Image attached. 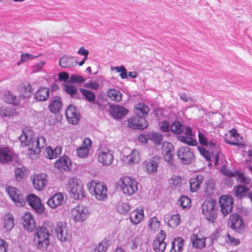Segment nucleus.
<instances>
[{
	"label": "nucleus",
	"instance_id": "1",
	"mask_svg": "<svg viewBox=\"0 0 252 252\" xmlns=\"http://www.w3.org/2000/svg\"><path fill=\"white\" fill-rule=\"evenodd\" d=\"M19 139L23 146L28 147V154L30 155H38L46 145L45 138L43 136L35 137L34 133L29 127L22 129Z\"/></svg>",
	"mask_w": 252,
	"mask_h": 252
},
{
	"label": "nucleus",
	"instance_id": "2",
	"mask_svg": "<svg viewBox=\"0 0 252 252\" xmlns=\"http://www.w3.org/2000/svg\"><path fill=\"white\" fill-rule=\"evenodd\" d=\"M87 188L97 200L104 201L107 199V189L103 183L92 180L87 184Z\"/></svg>",
	"mask_w": 252,
	"mask_h": 252
},
{
	"label": "nucleus",
	"instance_id": "3",
	"mask_svg": "<svg viewBox=\"0 0 252 252\" xmlns=\"http://www.w3.org/2000/svg\"><path fill=\"white\" fill-rule=\"evenodd\" d=\"M120 190L126 196L133 195L138 189V183L134 179L128 176L121 178L117 183Z\"/></svg>",
	"mask_w": 252,
	"mask_h": 252
},
{
	"label": "nucleus",
	"instance_id": "4",
	"mask_svg": "<svg viewBox=\"0 0 252 252\" xmlns=\"http://www.w3.org/2000/svg\"><path fill=\"white\" fill-rule=\"evenodd\" d=\"M67 191L74 199H80L84 196L85 190L83 183L76 177L68 179L66 184Z\"/></svg>",
	"mask_w": 252,
	"mask_h": 252
},
{
	"label": "nucleus",
	"instance_id": "5",
	"mask_svg": "<svg viewBox=\"0 0 252 252\" xmlns=\"http://www.w3.org/2000/svg\"><path fill=\"white\" fill-rule=\"evenodd\" d=\"M91 214L89 208L83 204H78L70 210V218L75 223L85 221Z\"/></svg>",
	"mask_w": 252,
	"mask_h": 252
},
{
	"label": "nucleus",
	"instance_id": "6",
	"mask_svg": "<svg viewBox=\"0 0 252 252\" xmlns=\"http://www.w3.org/2000/svg\"><path fill=\"white\" fill-rule=\"evenodd\" d=\"M49 233L44 227L38 226L34 234L33 242L37 248L41 250H45L49 245Z\"/></svg>",
	"mask_w": 252,
	"mask_h": 252
},
{
	"label": "nucleus",
	"instance_id": "7",
	"mask_svg": "<svg viewBox=\"0 0 252 252\" xmlns=\"http://www.w3.org/2000/svg\"><path fill=\"white\" fill-rule=\"evenodd\" d=\"M217 202L213 199L206 200L202 206V212L205 218L212 222L217 218Z\"/></svg>",
	"mask_w": 252,
	"mask_h": 252
},
{
	"label": "nucleus",
	"instance_id": "8",
	"mask_svg": "<svg viewBox=\"0 0 252 252\" xmlns=\"http://www.w3.org/2000/svg\"><path fill=\"white\" fill-rule=\"evenodd\" d=\"M55 232L57 238L62 242L69 241L71 233L65 222L60 221L56 223Z\"/></svg>",
	"mask_w": 252,
	"mask_h": 252
},
{
	"label": "nucleus",
	"instance_id": "9",
	"mask_svg": "<svg viewBox=\"0 0 252 252\" xmlns=\"http://www.w3.org/2000/svg\"><path fill=\"white\" fill-rule=\"evenodd\" d=\"M178 159L184 164H189L192 162L194 156L192 150L188 146L181 147L177 152Z\"/></svg>",
	"mask_w": 252,
	"mask_h": 252
},
{
	"label": "nucleus",
	"instance_id": "10",
	"mask_svg": "<svg viewBox=\"0 0 252 252\" xmlns=\"http://www.w3.org/2000/svg\"><path fill=\"white\" fill-rule=\"evenodd\" d=\"M98 161L104 166H109L114 160L113 152L107 148L101 147L97 153Z\"/></svg>",
	"mask_w": 252,
	"mask_h": 252
},
{
	"label": "nucleus",
	"instance_id": "11",
	"mask_svg": "<svg viewBox=\"0 0 252 252\" xmlns=\"http://www.w3.org/2000/svg\"><path fill=\"white\" fill-rule=\"evenodd\" d=\"M6 190L16 206L22 207L25 205L26 200L20 190L13 187H7L6 188Z\"/></svg>",
	"mask_w": 252,
	"mask_h": 252
},
{
	"label": "nucleus",
	"instance_id": "12",
	"mask_svg": "<svg viewBox=\"0 0 252 252\" xmlns=\"http://www.w3.org/2000/svg\"><path fill=\"white\" fill-rule=\"evenodd\" d=\"M166 234L163 230L158 233L153 241V248L155 252H163L166 247V243L164 240Z\"/></svg>",
	"mask_w": 252,
	"mask_h": 252
},
{
	"label": "nucleus",
	"instance_id": "13",
	"mask_svg": "<svg viewBox=\"0 0 252 252\" xmlns=\"http://www.w3.org/2000/svg\"><path fill=\"white\" fill-rule=\"evenodd\" d=\"M229 223L231 228L236 232L240 233L244 230L245 225L243 220L238 214L235 213L230 216Z\"/></svg>",
	"mask_w": 252,
	"mask_h": 252
},
{
	"label": "nucleus",
	"instance_id": "14",
	"mask_svg": "<svg viewBox=\"0 0 252 252\" xmlns=\"http://www.w3.org/2000/svg\"><path fill=\"white\" fill-rule=\"evenodd\" d=\"M221 213L224 216L231 212L233 208V199L229 195H222L219 200Z\"/></svg>",
	"mask_w": 252,
	"mask_h": 252
},
{
	"label": "nucleus",
	"instance_id": "15",
	"mask_svg": "<svg viewBox=\"0 0 252 252\" xmlns=\"http://www.w3.org/2000/svg\"><path fill=\"white\" fill-rule=\"evenodd\" d=\"M27 201L36 213L42 214L44 212V207L37 196L33 194H30L27 196Z\"/></svg>",
	"mask_w": 252,
	"mask_h": 252
},
{
	"label": "nucleus",
	"instance_id": "16",
	"mask_svg": "<svg viewBox=\"0 0 252 252\" xmlns=\"http://www.w3.org/2000/svg\"><path fill=\"white\" fill-rule=\"evenodd\" d=\"M159 160L160 158L159 157L155 156L152 159L145 161L143 164L146 172L151 175L156 174L158 171Z\"/></svg>",
	"mask_w": 252,
	"mask_h": 252
},
{
	"label": "nucleus",
	"instance_id": "17",
	"mask_svg": "<svg viewBox=\"0 0 252 252\" xmlns=\"http://www.w3.org/2000/svg\"><path fill=\"white\" fill-rule=\"evenodd\" d=\"M128 125L133 129H143L148 127V123L144 118L137 116L129 119Z\"/></svg>",
	"mask_w": 252,
	"mask_h": 252
},
{
	"label": "nucleus",
	"instance_id": "18",
	"mask_svg": "<svg viewBox=\"0 0 252 252\" xmlns=\"http://www.w3.org/2000/svg\"><path fill=\"white\" fill-rule=\"evenodd\" d=\"M47 175L45 173L35 174L32 177L34 189L38 190L43 189L47 184Z\"/></svg>",
	"mask_w": 252,
	"mask_h": 252
},
{
	"label": "nucleus",
	"instance_id": "19",
	"mask_svg": "<svg viewBox=\"0 0 252 252\" xmlns=\"http://www.w3.org/2000/svg\"><path fill=\"white\" fill-rule=\"evenodd\" d=\"M65 202L64 195L61 192L54 194L50 197L48 201V205L52 209H56L58 207L63 205Z\"/></svg>",
	"mask_w": 252,
	"mask_h": 252
},
{
	"label": "nucleus",
	"instance_id": "20",
	"mask_svg": "<svg viewBox=\"0 0 252 252\" xmlns=\"http://www.w3.org/2000/svg\"><path fill=\"white\" fill-rule=\"evenodd\" d=\"M65 115L68 122L72 125L77 124L80 119L79 112L72 105L67 107L65 111Z\"/></svg>",
	"mask_w": 252,
	"mask_h": 252
},
{
	"label": "nucleus",
	"instance_id": "21",
	"mask_svg": "<svg viewBox=\"0 0 252 252\" xmlns=\"http://www.w3.org/2000/svg\"><path fill=\"white\" fill-rule=\"evenodd\" d=\"M91 147L92 141L89 138H85L81 146L76 149V155L80 158H87Z\"/></svg>",
	"mask_w": 252,
	"mask_h": 252
},
{
	"label": "nucleus",
	"instance_id": "22",
	"mask_svg": "<svg viewBox=\"0 0 252 252\" xmlns=\"http://www.w3.org/2000/svg\"><path fill=\"white\" fill-rule=\"evenodd\" d=\"M22 225L29 232L32 231L36 227L33 217L30 213H26L22 217Z\"/></svg>",
	"mask_w": 252,
	"mask_h": 252
},
{
	"label": "nucleus",
	"instance_id": "23",
	"mask_svg": "<svg viewBox=\"0 0 252 252\" xmlns=\"http://www.w3.org/2000/svg\"><path fill=\"white\" fill-rule=\"evenodd\" d=\"M71 161L67 156H63L55 163V167L63 171H69L71 169Z\"/></svg>",
	"mask_w": 252,
	"mask_h": 252
},
{
	"label": "nucleus",
	"instance_id": "24",
	"mask_svg": "<svg viewBox=\"0 0 252 252\" xmlns=\"http://www.w3.org/2000/svg\"><path fill=\"white\" fill-rule=\"evenodd\" d=\"M190 239L192 246L194 248L201 249L205 246L206 238L201 233L193 234Z\"/></svg>",
	"mask_w": 252,
	"mask_h": 252
},
{
	"label": "nucleus",
	"instance_id": "25",
	"mask_svg": "<svg viewBox=\"0 0 252 252\" xmlns=\"http://www.w3.org/2000/svg\"><path fill=\"white\" fill-rule=\"evenodd\" d=\"M110 108L111 115L117 119L124 117L128 112L127 109L118 105H111Z\"/></svg>",
	"mask_w": 252,
	"mask_h": 252
},
{
	"label": "nucleus",
	"instance_id": "26",
	"mask_svg": "<svg viewBox=\"0 0 252 252\" xmlns=\"http://www.w3.org/2000/svg\"><path fill=\"white\" fill-rule=\"evenodd\" d=\"M203 180L204 177L201 175H196L191 178L189 180L190 191L196 192L198 190Z\"/></svg>",
	"mask_w": 252,
	"mask_h": 252
},
{
	"label": "nucleus",
	"instance_id": "27",
	"mask_svg": "<svg viewBox=\"0 0 252 252\" xmlns=\"http://www.w3.org/2000/svg\"><path fill=\"white\" fill-rule=\"evenodd\" d=\"M20 97L28 98L30 97L33 92V89L29 83H22L18 87Z\"/></svg>",
	"mask_w": 252,
	"mask_h": 252
},
{
	"label": "nucleus",
	"instance_id": "28",
	"mask_svg": "<svg viewBox=\"0 0 252 252\" xmlns=\"http://www.w3.org/2000/svg\"><path fill=\"white\" fill-rule=\"evenodd\" d=\"M144 218V210L142 209L133 210L130 215L129 219L134 225L140 223Z\"/></svg>",
	"mask_w": 252,
	"mask_h": 252
},
{
	"label": "nucleus",
	"instance_id": "29",
	"mask_svg": "<svg viewBox=\"0 0 252 252\" xmlns=\"http://www.w3.org/2000/svg\"><path fill=\"white\" fill-rule=\"evenodd\" d=\"M140 153L136 150L132 151L129 155L124 156L123 157L124 162L129 164L137 163L140 161Z\"/></svg>",
	"mask_w": 252,
	"mask_h": 252
},
{
	"label": "nucleus",
	"instance_id": "30",
	"mask_svg": "<svg viewBox=\"0 0 252 252\" xmlns=\"http://www.w3.org/2000/svg\"><path fill=\"white\" fill-rule=\"evenodd\" d=\"M49 93V88L40 87L34 94V98L39 101H45L48 99Z\"/></svg>",
	"mask_w": 252,
	"mask_h": 252
},
{
	"label": "nucleus",
	"instance_id": "31",
	"mask_svg": "<svg viewBox=\"0 0 252 252\" xmlns=\"http://www.w3.org/2000/svg\"><path fill=\"white\" fill-rule=\"evenodd\" d=\"M3 99L6 103L15 106L19 105L20 102V96H17L10 91H7L4 94Z\"/></svg>",
	"mask_w": 252,
	"mask_h": 252
},
{
	"label": "nucleus",
	"instance_id": "32",
	"mask_svg": "<svg viewBox=\"0 0 252 252\" xmlns=\"http://www.w3.org/2000/svg\"><path fill=\"white\" fill-rule=\"evenodd\" d=\"M62 107V102L61 97L58 96L53 97L51 100L49 109L53 113L58 112Z\"/></svg>",
	"mask_w": 252,
	"mask_h": 252
},
{
	"label": "nucleus",
	"instance_id": "33",
	"mask_svg": "<svg viewBox=\"0 0 252 252\" xmlns=\"http://www.w3.org/2000/svg\"><path fill=\"white\" fill-rule=\"evenodd\" d=\"M62 150V147L61 146H58L54 149L49 146L46 148L44 155L49 159L55 158L61 155Z\"/></svg>",
	"mask_w": 252,
	"mask_h": 252
},
{
	"label": "nucleus",
	"instance_id": "34",
	"mask_svg": "<svg viewBox=\"0 0 252 252\" xmlns=\"http://www.w3.org/2000/svg\"><path fill=\"white\" fill-rule=\"evenodd\" d=\"M184 246V240L181 237H176L171 243L170 252H182Z\"/></svg>",
	"mask_w": 252,
	"mask_h": 252
},
{
	"label": "nucleus",
	"instance_id": "35",
	"mask_svg": "<svg viewBox=\"0 0 252 252\" xmlns=\"http://www.w3.org/2000/svg\"><path fill=\"white\" fill-rule=\"evenodd\" d=\"M149 111V108L145 103H139L135 106L134 112L137 116L144 118Z\"/></svg>",
	"mask_w": 252,
	"mask_h": 252
},
{
	"label": "nucleus",
	"instance_id": "36",
	"mask_svg": "<svg viewBox=\"0 0 252 252\" xmlns=\"http://www.w3.org/2000/svg\"><path fill=\"white\" fill-rule=\"evenodd\" d=\"M76 61L72 57L63 56L60 59L59 65L62 67L69 68L76 65Z\"/></svg>",
	"mask_w": 252,
	"mask_h": 252
},
{
	"label": "nucleus",
	"instance_id": "37",
	"mask_svg": "<svg viewBox=\"0 0 252 252\" xmlns=\"http://www.w3.org/2000/svg\"><path fill=\"white\" fill-rule=\"evenodd\" d=\"M12 152L7 148L0 149V162L6 163L12 160Z\"/></svg>",
	"mask_w": 252,
	"mask_h": 252
},
{
	"label": "nucleus",
	"instance_id": "38",
	"mask_svg": "<svg viewBox=\"0 0 252 252\" xmlns=\"http://www.w3.org/2000/svg\"><path fill=\"white\" fill-rule=\"evenodd\" d=\"M107 96L113 101L120 102L122 100V93L118 90L110 89L107 91Z\"/></svg>",
	"mask_w": 252,
	"mask_h": 252
},
{
	"label": "nucleus",
	"instance_id": "39",
	"mask_svg": "<svg viewBox=\"0 0 252 252\" xmlns=\"http://www.w3.org/2000/svg\"><path fill=\"white\" fill-rule=\"evenodd\" d=\"M14 220L12 215L7 213L3 216V225L7 230H10L14 225Z\"/></svg>",
	"mask_w": 252,
	"mask_h": 252
},
{
	"label": "nucleus",
	"instance_id": "40",
	"mask_svg": "<svg viewBox=\"0 0 252 252\" xmlns=\"http://www.w3.org/2000/svg\"><path fill=\"white\" fill-rule=\"evenodd\" d=\"M169 226L172 228H176L180 222V215L179 214L171 215L167 218Z\"/></svg>",
	"mask_w": 252,
	"mask_h": 252
},
{
	"label": "nucleus",
	"instance_id": "41",
	"mask_svg": "<svg viewBox=\"0 0 252 252\" xmlns=\"http://www.w3.org/2000/svg\"><path fill=\"white\" fill-rule=\"evenodd\" d=\"M116 210L119 213L125 215L130 211V206L127 202L120 201L117 203Z\"/></svg>",
	"mask_w": 252,
	"mask_h": 252
},
{
	"label": "nucleus",
	"instance_id": "42",
	"mask_svg": "<svg viewBox=\"0 0 252 252\" xmlns=\"http://www.w3.org/2000/svg\"><path fill=\"white\" fill-rule=\"evenodd\" d=\"M64 90L71 97L78 98V90L74 85L66 84L64 85Z\"/></svg>",
	"mask_w": 252,
	"mask_h": 252
},
{
	"label": "nucleus",
	"instance_id": "43",
	"mask_svg": "<svg viewBox=\"0 0 252 252\" xmlns=\"http://www.w3.org/2000/svg\"><path fill=\"white\" fill-rule=\"evenodd\" d=\"M216 190V186L214 181L208 180L205 184L204 192L208 195L213 194Z\"/></svg>",
	"mask_w": 252,
	"mask_h": 252
},
{
	"label": "nucleus",
	"instance_id": "44",
	"mask_svg": "<svg viewBox=\"0 0 252 252\" xmlns=\"http://www.w3.org/2000/svg\"><path fill=\"white\" fill-rule=\"evenodd\" d=\"M234 191L235 192L236 196L242 198L247 195L249 191V188L244 186L238 185L234 188Z\"/></svg>",
	"mask_w": 252,
	"mask_h": 252
},
{
	"label": "nucleus",
	"instance_id": "45",
	"mask_svg": "<svg viewBox=\"0 0 252 252\" xmlns=\"http://www.w3.org/2000/svg\"><path fill=\"white\" fill-rule=\"evenodd\" d=\"M210 148H214L216 149L217 150V153L216 155L215 156V161H214V164L215 165H217L219 162V159L221 158H223L224 156L223 155L220 153L219 151V146L216 144V143L213 141H208V146Z\"/></svg>",
	"mask_w": 252,
	"mask_h": 252
},
{
	"label": "nucleus",
	"instance_id": "46",
	"mask_svg": "<svg viewBox=\"0 0 252 252\" xmlns=\"http://www.w3.org/2000/svg\"><path fill=\"white\" fill-rule=\"evenodd\" d=\"M80 92L88 101L91 103H93L95 101L96 98L95 95L92 91L85 89H82L80 90Z\"/></svg>",
	"mask_w": 252,
	"mask_h": 252
},
{
	"label": "nucleus",
	"instance_id": "47",
	"mask_svg": "<svg viewBox=\"0 0 252 252\" xmlns=\"http://www.w3.org/2000/svg\"><path fill=\"white\" fill-rule=\"evenodd\" d=\"M40 56V55L39 56H34L29 53H23L21 55L20 61L17 62V65L20 66L22 63H25L29 60H33Z\"/></svg>",
	"mask_w": 252,
	"mask_h": 252
},
{
	"label": "nucleus",
	"instance_id": "48",
	"mask_svg": "<svg viewBox=\"0 0 252 252\" xmlns=\"http://www.w3.org/2000/svg\"><path fill=\"white\" fill-rule=\"evenodd\" d=\"M233 177H235L238 181L246 185H248L250 183L251 179L246 177L243 173L235 171Z\"/></svg>",
	"mask_w": 252,
	"mask_h": 252
},
{
	"label": "nucleus",
	"instance_id": "49",
	"mask_svg": "<svg viewBox=\"0 0 252 252\" xmlns=\"http://www.w3.org/2000/svg\"><path fill=\"white\" fill-rule=\"evenodd\" d=\"M160 227V221L156 217L151 218L149 220V227L153 231L158 230Z\"/></svg>",
	"mask_w": 252,
	"mask_h": 252
},
{
	"label": "nucleus",
	"instance_id": "50",
	"mask_svg": "<svg viewBox=\"0 0 252 252\" xmlns=\"http://www.w3.org/2000/svg\"><path fill=\"white\" fill-rule=\"evenodd\" d=\"M110 69L112 71H115L116 72H121L120 76L121 78L126 79L127 78V70L124 66H111Z\"/></svg>",
	"mask_w": 252,
	"mask_h": 252
},
{
	"label": "nucleus",
	"instance_id": "51",
	"mask_svg": "<svg viewBox=\"0 0 252 252\" xmlns=\"http://www.w3.org/2000/svg\"><path fill=\"white\" fill-rule=\"evenodd\" d=\"M109 245L108 241L104 239L96 246L94 251L97 252H105L106 251Z\"/></svg>",
	"mask_w": 252,
	"mask_h": 252
},
{
	"label": "nucleus",
	"instance_id": "52",
	"mask_svg": "<svg viewBox=\"0 0 252 252\" xmlns=\"http://www.w3.org/2000/svg\"><path fill=\"white\" fill-rule=\"evenodd\" d=\"M149 140L153 141L157 144H160L162 141V135L158 133L149 132L148 133Z\"/></svg>",
	"mask_w": 252,
	"mask_h": 252
},
{
	"label": "nucleus",
	"instance_id": "53",
	"mask_svg": "<svg viewBox=\"0 0 252 252\" xmlns=\"http://www.w3.org/2000/svg\"><path fill=\"white\" fill-rule=\"evenodd\" d=\"M170 130L174 133L179 134L183 131V126L178 121L174 122L170 126Z\"/></svg>",
	"mask_w": 252,
	"mask_h": 252
},
{
	"label": "nucleus",
	"instance_id": "54",
	"mask_svg": "<svg viewBox=\"0 0 252 252\" xmlns=\"http://www.w3.org/2000/svg\"><path fill=\"white\" fill-rule=\"evenodd\" d=\"M178 203L183 208H189L191 205L190 198L186 196H182L178 201Z\"/></svg>",
	"mask_w": 252,
	"mask_h": 252
},
{
	"label": "nucleus",
	"instance_id": "55",
	"mask_svg": "<svg viewBox=\"0 0 252 252\" xmlns=\"http://www.w3.org/2000/svg\"><path fill=\"white\" fill-rule=\"evenodd\" d=\"M179 140L181 142L188 144L189 145L195 146L197 144V141L191 137V136H182L179 137Z\"/></svg>",
	"mask_w": 252,
	"mask_h": 252
},
{
	"label": "nucleus",
	"instance_id": "56",
	"mask_svg": "<svg viewBox=\"0 0 252 252\" xmlns=\"http://www.w3.org/2000/svg\"><path fill=\"white\" fill-rule=\"evenodd\" d=\"M162 154L173 152L172 144L169 142L164 141L162 143Z\"/></svg>",
	"mask_w": 252,
	"mask_h": 252
},
{
	"label": "nucleus",
	"instance_id": "57",
	"mask_svg": "<svg viewBox=\"0 0 252 252\" xmlns=\"http://www.w3.org/2000/svg\"><path fill=\"white\" fill-rule=\"evenodd\" d=\"M174 152L164 154L163 155V158L164 160L167 163V164L172 166H174Z\"/></svg>",
	"mask_w": 252,
	"mask_h": 252
},
{
	"label": "nucleus",
	"instance_id": "58",
	"mask_svg": "<svg viewBox=\"0 0 252 252\" xmlns=\"http://www.w3.org/2000/svg\"><path fill=\"white\" fill-rule=\"evenodd\" d=\"M198 141L201 145L207 146H208V140L207 138V134L205 132H201L198 131Z\"/></svg>",
	"mask_w": 252,
	"mask_h": 252
},
{
	"label": "nucleus",
	"instance_id": "59",
	"mask_svg": "<svg viewBox=\"0 0 252 252\" xmlns=\"http://www.w3.org/2000/svg\"><path fill=\"white\" fill-rule=\"evenodd\" d=\"M15 177L17 180H20L26 176V169L24 167L17 168L15 171Z\"/></svg>",
	"mask_w": 252,
	"mask_h": 252
},
{
	"label": "nucleus",
	"instance_id": "60",
	"mask_svg": "<svg viewBox=\"0 0 252 252\" xmlns=\"http://www.w3.org/2000/svg\"><path fill=\"white\" fill-rule=\"evenodd\" d=\"M140 241V238L136 236L133 239V240L131 241H130L127 244L129 246V247L131 249L134 250L137 248Z\"/></svg>",
	"mask_w": 252,
	"mask_h": 252
},
{
	"label": "nucleus",
	"instance_id": "61",
	"mask_svg": "<svg viewBox=\"0 0 252 252\" xmlns=\"http://www.w3.org/2000/svg\"><path fill=\"white\" fill-rule=\"evenodd\" d=\"M136 236L135 235V233L133 231L130 229H127L125 232L124 239L126 242V244H127L130 241H131Z\"/></svg>",
	"mask_w": 252,
	"mask_h": 252
},
{
	"label": "nucleus",
	"instance_id": "62",
	"mask_svg": "<svg viewBox=\"0 0 252 252\" xmlns=\"http://www.w3.org/2000/svg\"><path fill=\"white\" fill-rule=\"evenodd\" d=\"M85 79L82 76L77 75H71L69 82L73 83H81L84 82Z\"/></svg>",
	"mask_w": 252,
	"mask_h": 252
},
{
	"label": "nucleus",
	"instance_id": "63",
	"mask_svg": "<svg viewBox=\"0 0 252 252\" xmlns=\"http://www.w3.org/2000/svg\"><path fill=\"white\" fill-rule=\"evenodd\" d=\"M0 114L2 116L10 117L13 114V112L12 111L11 108L9 107H2L0 109Z\"/></svg>",
	"mask_w": 252,
	"mask_h": 252
},
{
	"label": "nucleus",
	"instance_id": "64",
	"mask_svg": "<svg viewBox=\"0 0 252 252\" xmlns=\"http://www.w3.org/2000/svg\"><path fill=\"white\" fill-rule=\"evenodd\" d=\"M181 178L177 176H173L171 178L170 184L175 187L180 186L181 184Z\"/></svg>",
	"mask_w": 252,
	"mask_h": 252
}]
</instances>
